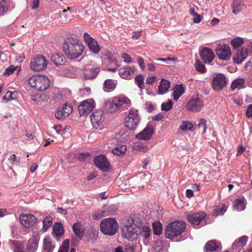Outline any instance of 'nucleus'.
I'll return each instance as SVG.
<instances>
[{
	"mask_svg": "<svg viewBox=\"0 0 252 252\" xmlns=\"http://www.w3.org/2000/svg\"><path fill=\"white\" fill-rule=\"evenodd\" d=\"M128 223V224L123 227L122 234L128 240L133 241L137 239L138 233L137 230H138V225L134 223L133 220H132L131 224Z\"/></svg>",
	"mask_w": 252,
	"mask_h": 252,
	"instance_id": "obj_8",
	"label": "nucleus"
},
{
	"mask_svg": "<svg viewBox=\"0 0 252 252\" xmlns=\"http://www.w3.org/2000/svg\"><path fill=\"white\" fill-rule=\"evenodd\" d=\"M185 92L182 85H176L173 88V96L175 100H177Z\"/></svg>",
	"mask_w": 252,
	"mask_h": 252,
	"instance_id": "obj_32",
	"label": "nucleus"
},
{
	"mask_svg": "<svg viewBox=\"0 0 252 252\" xmlns=\"http://www.w3.org/2000/svg\"><path fill=\"white\" fill-rule=\"evenodd\" d=\"M37 219L31 214H23L20 216V221L25 228L32 227L36 222Z\"/></svg>",
	"mask_w": 252,
	"mask_h": 252,
	"instance_id": "obj_15",
	"label": "nucleus"
},
{
	"mask_svg": "<svg viewBox=\"0 0 252 252\" xmlns=\"http://www.w3.org/2000/svg\"><path fill=\"white\" fill-rule=\"evenodd\" d=\"M72 229L76 236L81 240L84 233V230L81 223L80 222L75 223L72 226Z\"/></svg>",
	"mask_w": 252,
	"mask_h": 252,
	"instance_id": "obj_33",
	"label": "nucleus"
},
{
	"mask_svg": "<svg viewBox=\"0 0 252 252\" xmlns=\"http://www.w3.org/2000/svg\"><path fill=\"white\" fill-rule=\"evenodd\" d=\"M134 71L133 66H125L119 69V74L122 78L129 80L132 78Z\"/></svg>",
	"mask_w": 252,
	"mask_h": 252,
	"instance_id": "obj_23",
	"label": "nucleus"
},
{
	"mask_svg": "<svg viewBox=\"0 0 252 252\" xmlns=\"http://www.w3.org/2000/svg\"><path fill=\"white\" fill-rule=\"evenodd\" d=\"M94 162L98 168L104 172H108L111 169L110 164L104 155L95 157Z\"/></svg>",
	"mask_w": 252,
	"mask_h": 252,
	"instance_id": "obj_12",
	"label": "nucleus"
},
{
	"mask_svg": "<svg viewBox=\"0 0 252 252\" xmlns=\"http://www.w3.org/2000/svg\"><path fill=\"white\" fill-rule=\"evenodd\" d=\"M90 156V154L89 153H79L77 156V158L81 161H85Z\"/></svg>",
	"mask_w": 252,
	"mask_h": 252,
	"instance_id": "obj_58",
	"label": "nucleus"
},
{
	"mask_svg": "<svg viewBox=\"0 0 252 252\" xmlns=\"http://www.w3.org/2000/svg\"><path fill=\"white\" fill-rule=\"evenodd\" d=\"M72 107L70 104L65 103L62 107H59L55 113V117L58 120L64 119L72 112Z\"/></svg>",
	"mask_w": 252,
	"mask_h": 252,
	"instance_id": "obj_14",
	"label": "nucleus"
},
{
	"mask_svg": "<svg viewBox=\"0 0 252 252\" xmlns=\"http://www.w3.org/2000/svg\"><path fill=\"white\" fill-rule=\"evenodd\" d=\"M189 14L193 16V21L195 23L200 22L201 18L200 15L198 14L194 8H190L189 10Z\"/></svg>",
	"mask_w": 252,
	"mask_h": 252,
	"instance_id": "obj_49",
	"label": "nucleus"
},
{
	"mask_svg": "<svg viewBox=\"0 0 252 252\" xmlns=\"http://www.w3.org/2000/svg\"><path fill=\"white\" fill-rule=\"evenodd\" d=\"M28 83L31 87L40 91L46 90L50 86L49 79L44 75H33L29 78Z\"/></svg>",
	"mask_w": 252,
	"mask_h": 252,
	"instance_id": "obj_4",
	"label": "nucleus"
},
{
	"mask_svg": "<svg viewBox=\"0 0 252 252\" xmlns=\"http://www.w3.org/2000/svg\"><path fill=\"white\" fill-rule=\"evenodd\" d=\"M135 149L137 150L142 151L143 152H146L148 151V148L144 146L141 143H135Z\"/></svg>",
	"mask_w": 252,
	"mask_h": 252,
	"instance_id": "obj_57",
	"label": "nucleus"
},
{
	"mask_svg": "<svg viewBox=\"0 0 252 252\" xmlns=\"http://www.w3.org/2000/svg\"><path fill=\"white\" fill-rule=\"evenodd\" d=\"M12 247L14 252H26L24 244L20 241H14L12 242Z\"/></svg>",
	"mask_w": 252,
	"mask_h": 252,
	"instance_id": "obj_37",
	"label": "nucleus"
},
{
	"mask_svg": "<svg viewBox=\"0 0 252 252\" xmlns=\"http://www.w3.org/2000/svg\"><path fill=\"white\" fill-rule=\"evenodd\" d=\"M234 207L238 211H242L245 209L244 203L241 199L236 200L234 204Z\"/></svg>",
	"mask_w": 252,
	"mask_h": 252,
	"instance_id": "obj_51",
	"label": "nucleus"
},
{
	"mask_svg": "<svg viewBox=\"0 0 252 252\" xmlns=\"http://www.w3.org/2000/svg\"><path fill=\"white\" fill-rule=\"evenodd\" d=\"M137 62L140 66V68L142 70H143L145 66L143 59L140 57H138Z\"/></svg>",
	"mask_w": 252,
	"mask_h": 252,
	"instance_id": "obj_63",
	"label": "nucleus"
},
{
	"mask_svg": "<svg viewBox=\"0 0 252 252\" xmlns=\"http://www.w3.org/2000/svg\"><path fill=\"white\" fill-rule=\"evenodd\" d=\"M243 5L244 4L241 0H233V2L231 6L232 13L235 15L239 13Z\"/></svg>",
	"mask_w": 252,
	"mask_h": 252,
	"instance_id": "obj_31",
	"label": "nucleus"
},
{
	"mask_svg": "<svg viewBox=\"0 0 252 252\" xmlns=\"http://www.w3.org/2000/svg\"><path fill=\"white\" fill-rule=\"evenodd\" d=\"M154 234L156 235H159L161 234L162 231V227L161 223L158 221H155L152 224Z\"/></svg>",
	"mask_w": 252,
	"mask_h": 252,
	"instance_id": "obj_40",
	"label": "nucleus"
},
{
	"mask_svg": "<svg viewBox=\"0 0 252 252\" xmlns=\"http://www.w3.org/2000/svg\"><path fill=\"white\" fill-rule=\"evenodd\" d=\"M31 99L37 103L48 99V97L44 94L39 93L31 95Z\"/></svg>",
	"mask_w": 252,
	"mask_h": 252,
	"instance_id": "obj_39",
	"label": "nucleus"
},
{
	"mask_svg": "<svg viewBox=\"0 0 252 252\" xmlns=\"http://www.w3.org/2000/svg\"><path fill=\"white\" fill-rule=\"evenodd\" d=\"M39 4V0H32L31 6L32 9H36Z\"/></svg>",
	"mask_w": 252,
	"mask_h": 252,
	"instance_id": "obj_62",
	"label": "nucleus"
},
{
	"mask_svg": "<svg viewBox=\"0 0 252 252\" xmlns=\"http://www.w3.org/2000/svg\"><path fill=\"white\" fill-rule=\"evenodd\" d=\"M206 121L204 119H201L198 124V126L200 128L202 129L203 133H204L206 130Z\"/></svg>",
	"mask_w": 252,
	"mask_h": 252,
	"instance_id": "obj_56",
	"label": "nucleus"
},
{
	"mask_svg": "<svg viewBox=\"0 0 252 252\" xmlns=\"http://www.w3.org/2000/svg\"><path fill=\"white\" fill-rule=\"evenodd\" d=\"M63 50L68 59L74 60L78 58L83 54L84 46L78 38L69 37L63 43Z\"/></svg>",
	"mask_w": 252,
	"mask_h": 252,
	"instance_id": "obj_1",
	"label": "nucleus"
},
{
	"mask_svg": "<svg viewBox=\"0 0 252 252\" xmlns=\"http://www.w3.org/2000/svg\"><path fill=\"white\" fill-rule=\"evenodd\" d=\"M90 118L93 126L97 128L104 121V115L103 112L100 110H96L91 115Z\"/></svg>",
	"mask_w": 252,
	"mask_h": 252,
	"instance_id": "obj_18",
	"label": "nucleus"
},
{
	"mask_svg": "<svg viewBox=\"0 0 252 252\" xmlns=\"http://www.w3.org/2000/svg\"><path fill=\"white\" fill-rule=\"evenodd\" d=\"M122 58L123 59L124 61L127 63H129L132 62L131 58L126 53H123L122 54Z\"/></svg>",
	"mask_w": 252,
	"mask_h": 252,
	"instance_id": "obj_60",
	"label": "nucleus"
},
{
	"mask_svg": "<svg viewBox=\"0 0 252 252\" xmlns=\"http://www.w3.org/2000/svg\"><path fill=\"white\" fill-rule=\"evenodd\" d=\"M137 239L142 240L145 245H147L150 236L151 229L149 226H138Z\"/></svg>",
	"mask_w": 252,
	"mask_h": 252,
	"instance_id": "obj_17",
	"label": "nucleus"
},
{
	"mask_svg": "<svg viewBox=\"0 0 252 252\" xmlns=\"http://www.w3.org/2000/svg\"><path fill=\"white\" fill-rule=\"evenodd\" d=\"M246 116L248 118H252V104H250L246 110Z\"/></svg>",
	"mask_w": 252,
	"mask_h": 252,
	"instance_id": "obj_64",
	"label": "nucleus"
},
{
	"mask_svg": "<svg viewBox=\"0 0 252 252\" xmlns=\"http://www.w3.org/2000/svg\"><path fill=\"white\" fill-rule=\"evenodd\" d=\"M203 106V100L198 97L192 98L186 103L187 109L193 112L199 111Z\"/></svg>",
	"mask_w": 252,
	"mask_h": 252,
	"instance_id": "obj_13",
	"label": "nucleus"
},
{
	"mask_svg": "<svg viewBox=\"0 0 252 252\" xmlns=\"http://www.w3.org/2000/svg\"><path fill=\"white\" fill-rule=\"evenodd\" d=\"M100 71V67H85L82 72V77L85 80H93L95 78Z\"/></svg>",
	"mask_w": 252,
	"mask_h": 252,
	"instance_id": "obj_20",
	"label": "nucleus"
},
{
	"mask_svg": "<svg viewBox=\"0 0 252 252\" xmlns=\"http://www.w3.org/2000/svg\"><path fill=\"white\" fill-rule=\"evenodd\" d=\"M48 61L46 57L42 55H37L31 59V69L34 71H40L47 68Z\"/></svg>",
	"mask_w": 252,
	"mask_h": 252,
	"instance_id": "obj_7",
	"label": "nucleus"
},
{
	"mask_svg": "<svg viewBox=\"0 0 252 252\" xmlns=\"http://www.w3.org/2000/svg\"><path fill=\"white\" fill-rule=\"evenodd\" d=\"M226 84V80L224 75L219 73L213 78L212 87L215 90L220 91L222 89Z\"/></svg>",
	"mask_w": 252,
	"mask_h": 252,
	"instance_id": "obj_16",
	"label": "nucleus"
},
{
	"mask_svg": "<svg viewBox=\"0 0 252 252\" xmlns=\"http://www.w3.org/2000/svg\"><path fill=\"white\" fill-rule=\"evenodd\" d=\"M248 240V237L245 235L236 240L232 244V250H238V251H240L246 245Z\"/></svg>",
	"mask_w": 252,
	"mask_h": 252,
	"instance_id": "obj_25",
	"label": "nucleus"
},
{
	"mask_svg": "<svg viewBox=\"0 0 252 252\" xmlns=\"http://www.w3.org/2000/svg\"><path fill=\"white\" fill-rule=\"evenodd\" d=\"M69 246V241L68 239L64 240L62 246L60 247L58 252H68Z\"/></svg>",
	"mask_w": 252,
	"mask_h": 252,
	"instance_id": "obj_50",
	"label": "nucleus"
},
{
	"mask_svg": "<svg viewBox=\"0 0 252 252\" xmlns=\"http://www.w3.org/2000/svg\"><path fill=\"white\" fill-rule=\"evenodd\" d=\"M180 128L184 131H193V125L190 122L188 121H184L180 126Z\"/></svg>",
	"mask_w": 252,
	"mask_h": 252,
	"instance_id": "obj_46",
	"label": "nucleus"
},
{
	"mask_svg": "<svg viewBox=\"0 0 252 252\" xmlns=\"http://www.w3.org/2000/svg\"><path fill=\"white\" fill-rule=\"evenodd\" d=\"M195 66L196 69L197 71L201 73L205 72L206 69L205 65L203 64H202L198 60L196 62Z\"/></svg>",
	"mask_w": 252,
	"mask_h": 252,
	"instance_id": "obj_52",
	"label": "nucleus"
},
{
	"mask_svg": "<svg viewBox=\"0 0 252 252\" xmlns=\"http://www.w3.org/2000/svg\"><path fill=\"white\" fill-rule=\"evenodd\" d=\"M215 51L219 59L220 60L227 61L231 57V50L228 45H218Z\"/></svg>",
	"mask_w": 252,
	"mask_h": 252,
	"instance_id": "obj_11",
	"label": "nucleus"
},
{
	"mask_svg": "<svg viewBox=\"0 0 252 252\" xmlns=\"http://www.w3.org/2000/svg\"><path fill=\"white\" fill-rule=\"evenodd\" d=\"M154 133V127L152 126H147L144 130L136 135V138L142 140H149Z\"/></svg>",
	"mask_w": 252,
	"mask_h": 252,
	"instance_id": "obj_21",
	"label": "nucleus"
},
{
	"mask_svg": "<svg viewBox=\"0 0 252 252\" xmlns=\"http://www.w3.org/2000/svg\"><path fill=\"white\" fill-rule=\"evenodd\" d=\"M226 211V208L223 204H220L218 206H216L213 212L215 216H218L223 214Z\"/></svg>",
	"mask_w": 252,
	"mask_h": 252,
	"instance_id": "obj_42",
	"label": "nucleus"
},
{
	"mask_svg": "<svg viewBox=\"0 0 252 252\" xmlns=\"http://www.w3.org/2000/svg\"><path fill=\"white\" fill-rule=\"evenodd\" d=\"M8 160L11 162V164L14 165H18L20 162V158L16 156L15 154H13L10 156Z\"/></svg>",
	"mask_w": 252,
	"mask_h": 252,
	"instance_id": "obj_54",
	"label": "nucleus"
},
{
	"mask_svg": "<svg viewBox=\"0 0 252 252\" xmlns=\"http://www.w3.org/2000/svg\"><path fill=\"white\" fill-rule=\"evenodd\" d=\"M126 148L125 145L118 146L112 151V153L117 156H121L125 153Z\"/></svg>",
	"mask_w": 252,
	"mask_h": 252,
	"instance_id": "obj_44",
	"label": "nucleus"
},
{
	"mask_svg": "<svg viewBox=\"0 0 252 252\" xmlns=\"http://www.w3.org/2000/svg\"><path fill=\"white\" fill-rule=\"evenodd\" d=\"M134 80H135L136 84H137L138 87L140 89H143L144 87V76L141 74L137 75L135 77Z\"/></svg>",
	"mask_w": 252,
	"mask_h": 252,
	"instance_id": "obj_48",
	"label": "nucleus"
},
{
	"mask_svg": "<svg viewBox=\"0 0 252 252\" xmlns=\"http://www.w3.org/2000/svg\"><path fill=\"white\" fill-rule=\"evenodd\" d=\"M170 86V83L164 79H162L159 86H158V92L160 94H164L166 92L168 89L169 88Z\"/></svg>",
	"mask_w": 252,
	"mask_h": 252,
	"instance_id": "obj_38",
	"label": "nucleus"
},
{
	"mask_svg": "<svg viewBox=\"0 0 252 252\" xmlns=\"http://www.w3.org/2000/svg\"><path fill=\"white\" fill-rule=\"evenodd\" d=\"M104 60L107 61V63L111 64L113 63L114 65H116L117 66H119L117 64V59L116 57L113 54L110 52L106 51L104 54Z\"/></svg>",
	"mask_w": 252,
	"mask_h": 252,
	"instance_id": "obj_34",
	"label": "nucleus"
},
{
	"mask_svg": "<svg viewBox=\"0 0 252 252\" xmlns=\"http://www.w3.org/2000/svg\"><path fill=\"white\" fill-rule=\"evenodd\" d=\"M186 223L181 221H174L169 223L165 229L166 237L174 241V238L182 235L185 231Z\"/></svg>",
	"mask_w": 252,
	"mask_h": 252,
	"instance_id": "obj_3",
	"label": "nucleus"
},
{
	"mask_svg": "<svg viewBox=\"0 0 252 252\" xmlns=\"http://www.w3.org/2000/svg\"><path fill=\"white\" fill-rule=\"evenodd\" d=\"M65 59L63 54H56L51 57V60L56 65H62L64 63Z\"/></svg>",
	"mask_w": 252,
	"mask_h": 252,
	"instance_id": "obj_36",
	"label": "nucleus"
},
{
	"mask_svg": "<svg viewBox=\"0 0 252 252\" xmlns=\"http://www.w3.org/2000/svg\"><path fill=\"white\" fill-rule=\"evenodd\" d=\"M244 39L239 37L233 38L230 42V44L234 49H237L244 43Z\"/></svg>",
	"mask_w": 252,
	"mask_h": 252,
	"instance_id": "obj_41",
	"label": "nucleus"
},
{
	"mask_svg": "<svg viewBox=\"0 0 252 252\" xmlns=\"http://www.w3.org/2000/svg\"><path fill=\"white\" fill-rule=\"evenodd\" d=\"M105 211L103 210H98L93 213V219L94 220H98L101 218L104 215Z\"/></svg>",
	"mask_w": 252,
	"mask_h": 252,
	"instance_id": "obj_55",
	"label": "nucleus"
},
{
	"mask_svg": "<svg viewBox=\"0 0 252 252\" xmlns=\"http://www.w3.org/2000/svg\"><path fill=\"white\" fill-rule=\"evenodd\" d=\"M156 80V76H148L146 79V84L148 85H152Z\"/></svg>",
	"mask_w": 252,
	"mask_h": 252,
	"instance_id": "obj_61",
	"label": "nucleus"
},
{
	"mask_svg": "<svg viewBox=\"0 0 252 252\" xmlns=\"http://www.w3.org/2000/svg\"><path fill=\"white\" fill-rule=\"evenodd\" d=\"M130 104V100L124 95L114 96L107 101L105 107L109 113H116L125 109Z\"/></svg>",
	"mask_w": 252,
	"mask_h": 252,
	"instance_id": "obj_2",
	"label": "nucleus"
},
{
	"mask_svg": "<svg viewBox=\"0 0 252 252\" xmlns=\"http://www.w3.org/2000/svg\"><path fill=\"white\" fill-rule=\"evenodd\" d=\"M95 102L93 99H87L82 101L78 107L81 116H87L95 107Z\"/></svg>",
	"mask_w": 252,
	"mask_h": 252,
	"instance_id": "obj_9",
	"label": "nucleus"
},
{
	"mask_svg": "<svg viewBox=\"0 0 252 252\" xmlns=\"http://www.w3.org/2000/svg\"><path fill=\"white\" fill-rule=\"evenodd\" d=\"M15 69L16 67L14 66V65H10L5 70L4 74L7 75H9L12 74Z\"/></svg>",
	"mask_w": 252,
	"mask_h": 252,
	"instance_id": "obj_59",
	"label": "nucleus"
},
{
	"mask_svg": "<svg viewBox=\"0 0 252 252\" xmlns=\"http://www.w3.org/2000/svg\"><path fill=\"white\" fill-rule=\"evenodd\" d=\"M118 82L116 80L108 79L105 80L103 85V89L105 92H111L116 88Z\"/></svg>",
	"mask_w": 252,
	"mask_h": 252,
	"instance_id": "obj_27",
	"label": "nucleus"
},
{
	"mask_svg": "<svg viewBox=\"0 0 252 252\" xmlns=\"http://www.w3.org/2000/svg\"><path fill=\"white\" fill-rule=\"evenodd\" d=\"M39 238L34 236L30 238L26 245V252H35L37 249Z\"/></svg>",
	"mask_w": 252,
	"mask_h": 252,
	"instance_id": "obj_24",
	"label": "nucleus"
},
{
	"mask_svg": "<svg viewBox=\"0 0 252 252\" xmlns=\"http://www.w3.org/2000/svg\"><path fill=\"white\" fill-rule=\"evenodd\" d=\"M201 59L205 63H210L215 57L213 51L207 47H204L200 53Z\"/></svg>",
	"mask_w": 252,
	"mask_h": 252,
	"instance_id": "obj_22",
	"label": "nucleus"
},
{
	"mask_svg": "<svg viewBox=\"0 0 252 252\" xmlns=\"http://www.w3.org/2000/svg\"><path fill=\"white\" fill-rule=\"evenodd\" d=\"M17 92H12L11 91H8L3 96V99L5 100L6 101H10L15 99L17 96Z\"/></svg>",
	"mask_w": 252,
	"mask_h": 252,
	"instance_id": "obj_47",
	"label": "nucleus"
},
{
	"mask_svg": "<svg viewBox=\"0 0 252 252\" xmlns=\"http://www.w3.org/2000/svg\"><path fill=\"white\" fill-rule=\"evenodd\" d=\"M84 38L91 51L95 54L99 52L100 48L98 44L97 41L95 39L92 37L87 32L84 33Z\"/></svg>",
	"mask_w": 252,
	"mask_h": 252,
	"instance_id": "obj_19",
	"label": "nucleus"
},
{
	"mask_svg": "<svg viewBox=\"0 0 252 252\" xmlns=\"http://www.w3.org/2000/svg\"><path fill=\"white\" fill-rule=\"evenodd\" d=\"M207 214L203 211L195 212L187 215V220L192 225H199L206 218Z\"/></svg>",
	"mask_w": 252,
	"mask_h": 252,
	"instance_id": "obj_10",
	"label": "nucleus"
},
{
	"mask_svg": "<svg viewBox=\"0 0 252 252\" xmlns=\"http://www.w3.org/2000/svg\"><path fill=\"white\" fill-rule=\"evenodd\" d=\"M221 247L220 242L216 240L208 241L205 245L204 250L207 252H216L220 250Z\"/></svg>",
	"mask_w": 252,
	"mask_h": 252,
	"instance_id": "obj_26",
	"label": "nucleus"
},
{
	"mask_svg": "<svg viewBox=\"0 0 252 252\" xmlns=\"http://www.w3.org/2000/svg\"><path fill=\"white\" fill-rule=\"evenodd\" d=\"M12 7V2L10 0H0V16L4 15Z\"/></svg>",
	"mask_w": 252,
	"mask_h": 252,
	"instance_id": "obj_28",
	"label": "nucleus"
},
{
	"mask_svg": "<svg viewBox=\"0 0 252 252\" xmlns=\"http://www.w3.org/2000/svg\"><path fill=\"white\" fill-rule=\"evenodd\" d=\"M55 247L50 238L46 237L44 239L42 252H52Z\"/></svg>",
	"mask_w": 252,
	"mask_h": 252,
	"instance_id": "obj_30",
	"label": "nucleus"
},
{
	"mask_svg": "<svg viewBox=\"0 0 252 252\" xmlns=\"http://www.w3.org/2000/svg\"><path fill=\"white\" fill-rule=\"evenodd\" d=\"M43 227L44 231H46L52 224V218L50 216L46 217L43 221Z\"/></svg>",
	"mask_w": 252,
	"mask_h": 252,
	"instance_id": "obj_45",
	"label": "nucleus"
},
{
	"mask_svg": "<svg viewBox=\"0 0 252 252\" xmlns=\"http://www.w3.org/2000/svg\"><path fill=\"white\" fill-rule=\"evenodd\" d=\"M53 231L57 237H61L64 233V229L62 223H56L53 226Z\"/></svg>",
	"mask_w": 252,
	"mask_h": 252,
	"instance_id": "obj_35",
	"label": "nucleus"
},
{
	"mask_svg": "<svg viewBox=\"0 0 252 252\" xmlns=\"http://www.w3.org/2000/svg\"><path fill=\"white\" fill-rule=\"evenodd\" d=\"M245 80L243 79H237L233 81L231 88L232 90H234L236 89H240L242 87L244 84Z\"/></svg>",
	"mask_w": 252,
	"mask_h": 252,
	"instance_id": "obj_43",
	"label": "nucleus"
},
{
	"mask_svg": "<svg viewBox=\"0 0 252 252\" xmlns=\"http://www.w3.org/2000/svg\"><path fill=\"white\" fill-rule=\"evenodd\" d=\"M172 106V103L170 100L167 102L162 103L161 105V110L165 111L170 110Z\"/></svg>",
	"mask_w": 252,
	"mask_h": 252,
	"instance_id": "obj_53",
	"label": "nucleus"
},
{
	"mask_svg": "<svg viewBox=\"0 0 252 252\" xmlns=\"http://www.w3.org/2000/svg\"><path fill=\"white\" fill-rule=\"evenodd\" d=\"M118 224L114 219L106 218L100 223L101 231L105 235L111 236L116 234L118 230Z\"/></svg>",
	"mask_w": 252,
	"mask_h": 252,
	"instance_id": "obj_5",
	"label": "nucleus"
},
{
	"mask_svg": "<svg viewBox=\"0 0 252 252\" xmlns=\"http://www.w3.org/2000/svg\"><path fill=\"white\" fill-rule=\"evenodd\" d=\"M140 120L138 110L131 109L129 110L127 116L125 118V124L129 129L134 130L137 127Z\"/></svg>",
	"mask_w": 252,
	"mask_h": 252,
	"instance_id": "obj_6",
	"label": "nucleus"
},
{
	"mask_svg": "<svg viewBox=\"0 0 252 252\" xmlns=\"http://www.w3.org/2000/svg\"><path fill=\"white\" fill-rule=\"evenodd\" d=\"M248 56V51L246 48H242L237 51V53L234 56V62L237 63H240L242 62Z\"/></svg>",
	"mask_w": 252,
	"mask_h": 252,
	"instance_id": "obj_29",
	"label": "nucleus"
}]
</instances>
